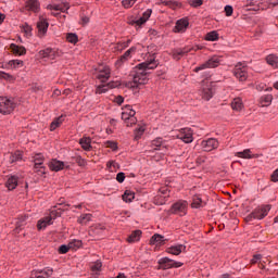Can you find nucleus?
Listing matches in <instances>:
<instances>
[{"label":"nucleus","instance_id":"nucleus-1","mask_svg":"<svg viewBox=\"0 0 278 278\" xmlns=\"http://www.w3.org/2000/svg\"><path fill=\"white\" fill-rule=\"evenodd\" d=\"M160 62L155 60V54H152L148 60L136 65L129 74L131 81L126 83V87L140 88V86H144V84L149 81L148 71H153L157 68Z\"/></svg>","mask_w":278,"mask_h":278},{"label":"nucleus","instance_id":"nucleus-2","mask_svg":"<svg viewBox=\"0 0 278 278\" xmlns=\"http://www.w3.org/2000/svg\"><path fill=\"white\" fill-rule=\"evenodd\" d=\"M233 75L239 81H247L249 78V67L247 66V63H237L233 68Z\"/></svg>","mask_w":278,"mask_h":278},{"label":"nucleus","instance_id":"nucleus-3","mask_svg":"<svg viewBox=\"0 0 278 278\" xmlns=\"http://www.w3.org/2000/svg\"><path fill=\"white\" fill-rule=\"evenodd\" d=\"M16 109V103L7 97H0V114H12Z\"/></svg>","mask_w":278,"mask_h":278},{"label":"nucleus","instance_id":"nucleus-4","mask_svg":"<svg viewBox=\"0 0 278 278\" xmlns=\"http://www.w3.org/2000/svg\"><path fill=\"white\" fill-rule=\"evenodd\" d=\"M172 214H178V216H186L188 214V202L185 200H179L174 203L170 207Z\"/></svg>","mask_w":278,"mask_h":278},{"label":"nucleus","instance_id":"nucleus-5","mask_svg":"<svg viewBox=\"0 0 278 278\" xmlns=\"http://www.w3.org/2000/svg\"><path fill=\"white\" fill-rule=\"evenodd\" d=\"M159 266L162 270H168L170 268H181V266H184V263L176 262L168 257H163V258L159 260Z\"/></svg>","mask_w":278,"mask_h":278},{"label":"nucleus","instance_id":"nucleus-6","mask_svg":"<svg viewBox=\"0 0 278 278\" xmlns=\"http://www.w3.org/2000/svg\"><path fill=\"white\" fill-rule=\"evenodd\" d=\"M60 50L55 48H47L38 53L39 58L43 60H55V58H60Z\"/></svg>","mask_w":278,"mask_h":278},{"label":"nucleus","instance_id":"nucleus-7","mask_svg":"<svg viewBox=\"0 0 278 278\" xmlns=\"http://www.w3.org/2000/svg\"><path fill=\"white\" fill-rule=\"evenodd\" d=\"M43 163H45V156L42 154H36L34 156L35 173H39V175H47V167L42 165Z\"/></svg>","mask_w":278,"mask_h":278},{"label":"nucleus","instance_id":"nucleus-8","mask_svg":"<svg viewBox=\"0 0 278 278\" xmlns=\"http://www.w3.org/2000/svg\"><path fill=\"white\" fill-rule=\"evenodd\" d=\"M199 49H201L199 46L176 49L173 51V58L174 60H181L184 55H188V53H191V51H199Z\"/></svg>","mask_w":278,"mask_h":278},{"label":"nucleus","instance_id":"nucleus-9","mask_svg":"<svg viewBox=\"0 0 278 278\" xmlns=\"http://www.w3.org/2000/svg\"><path fill=\"white\" fill-rule=\"evenodd\" d=\"M176 138H178V140H182L186 144H190V142H193L194 140V137H192V129L190 128L180 129Z\"/></svg>","mask_w":278,"mask_h":278},{"label":"nucleus","instance_id":"nucleus-10","mask_svg":"<svg viewBox=\"0 0 278 278\" xmlns=\"http://www.w3.org/2000/svg\"><path fill=\"white\" fill-rule=\"evenodd\" d=\"M220 64V59L218 56H212L208 61L195 67V73L199 71H205V68H216Z\"/></svg>","mask_w":278,"mask_h":278},{"label":"nucleus","instance_id":"nucleus-11","mask_svg":"<svg viewBox=\"0 0 278 278\" xmlns=\"http://www.w3.org/2000/svg\"><path fill=\"white\" fill-rule=\"evenodd\" d=\"M201 94L204 101H210V99L214 97V87L212 86V83L203 81Z\"/></svg>","mask_w":278,"mask_h":278},{"label":"nucleus","instance_id":"nucleus-12","mask_svg":"<svg viewBox=\"0 0 278 278\" xmlns=\"http://www.w3.org/2000/svg\"><path fill=\"white\" fill-rule=\"evenodd\" d=\"M218 140H216L215 138H208L201 142L203 151L206 152L214 151V149H218Z\"/></svg>","mask_w":278,"mask_h":278},{"label":"nucleus","instance_id":"nucleus-13","mask_svg":"<svg viewBox=\"0 0 278 278\" xmlns=\"http://www.w3.org/2000/svg\"><path fill=\"white\" fill-rule=\"evenodd\" d=\"M268 212H270V205H263L260 207H256L253 213L256 220H262L268 216Z\"/></svg>","mask_w":278,"mask_h":278},{"label":"nucleus","instance_id":"nucleus-14","mask_svg":"<svg viewBox=\"0 0 278 278\" xmlns=\"http://www.w3.org/2000/svg\"><path fill=\"white\" fill-rule=\"evenodd\" d=\"M38 28V37L45 38V35L47 34L49 29V22L42 17L39 18V22L37 23Z\"/></svg>","mask_w":278,"mask_h":278},{"label":"nucleus","instance_id":"nucleus-15","mask_svg":"<svg viewBox=\"0 0 278 278\" xmlns=\"http://www.w3.org/2000/svg\"><path fill=\"white\" fill-rule=\"evenodd\" d=\"M50 170H54L55 173L60 172V170H64V168H68V164L62 162V161H58V160H52L49 164H48Z\"/></svg>","mask_w":278,"mask_h":278},{"label":"nucleus","instance_id":"nucleus-16","mask_svg":"<svg viewBox=\"0 0 278 278\" xmlns=\"http://www.w3.org/2000/svg\"><path fill=\"white\" fill-rule=\"evenodd\" d=\"M51 275H53V269L47 267L41 270L31 271L30 278H47V277H51Z\"/></svg>","mask_w":278,"mask_h":278},{"label":"nucleus","instance_id":"nucleus-17","mask_svg":"<svg viewBox=\"0 0 278 278\" xmlns=\"http://www.w3.org/2000/svg\"><path fill=\"white\" fill-rule=\"evenodd\" d=\"M188 25H190V22H188V18H181L176 22V26L174 28V31L176 34H182V31H186L188 29Z\"/></svg>","mask_w":278,"mask_h":278},{"label":"nucleus","instance_id":"nucleus-18","mask_svg":"<svg viewBox=\"0 0 278 278\" xmlns=\"http://www.w3.org/2000/svg\"><path fill=\"white\" fill-rule=\"evenodd\" d=\"M98 79H100V81H102L103 84H105V81H108V79H110V67L109 66H100L98 68Z\"/></svg>","mask_w":278,"mask_h":278},{"label":"nucleus","instance_id":"nucleus-19","mask_svg":"<svg viewBox=\"0 0 278 278\" xmlns=\"http://www.w3.org/2000/svg\"><path fill=\"white\" fill-rule=\"evenodd\" d=\"M186 251V245L184 244H176L167 248L166 252L170 255H181Z\"/></svg>","mask_w":278,"mask_h":278},{"label":"nucleus","instance_id":"nucleus-20","mask_svg":"<svg viewBox=\"0 0 278 278\" xmlns=\"http://www.w3.org/2000/svg\"><path fill=\"white\" fill-rule=\"evenodd\" d=\"M25 9L28 12H40V2L38 0H26Z\"/></svg>","mask_w":278,"mask_h":278},{"label":"nucleus","instance_id":"nucleus-21","mask_svg":"<svg viewBox=\"0 0 278 278\" xmlns=\"http://www.w3.org/2000/svg\"><path fill=\"white\" fill-rule=\"evenodd\" d=\"M152 147L155 149V151H164V149H168V144H166V141H164V139L161 137L152 140Z\"/></svg>","mask_w":278,"mask_h":278},{"label":"nucleus","instance_id":"nucleus-22","mask_svg":"<svg viewBox=\"0 0 278 278\" xmlns=\"http://www.w3.org/2000/svg\"><path fill=\"white\" fill-rule=\"evenodd\" d=\"M168 197H170V190L168 189V187H163L159 190V195L157 199L160 200V205H164V203H166V199H168Z\"/></svg>","mask_w":278,"mask_h":278},{"label":"nucleus","instance_id":"nucleus-23","mask_svg":"<svg viewBox=\"0 0 278 278\" xmlns=\"http://www.w3.org/2000/svg\"><path fill=\"white\" fill-rule=\"evenodd\" d=\"M236 157H241L242 160H253L257 157V155L253 154V152H251V149H245L241 152H237Z\"/></svg>","mask_w":278,"mask_h":278},{"label":"nucleus","instance_id":"nucleus-24","mask_svg":"<svg viewBox=\"0 0 278 278\" xmlns=\"http://www.w3.org/2000/svg\"><path fill=\"white\" fill-rule=\"evenodd\" d=\"M49 225H53V222L51 220V217L46 216L38 220L37 229L39 231H42V229H47V227H49Z\"/></svg>","mask_w":278,"mask_h":278},{"label":"nucleus","instance_id":"nucleus-25","mask_svg":"<svg viewBox=\"0 0 278 278\" xmlns=\"http://www.w3.org/2000/svg\"><path fill=\"white\" fill-rule=\"evenodd\" d=\"M71 8V5H68L67 2H64L62 4H49L48 5V10H54V12H66L68 9Z\"/></svg>","mask_w":278,"mask_h":278},{"label":"nucleus","instance_id":"nucleus-26","mask_svg":"<svg viewBox=\"0 0 278 278\" xmlns=\"http://www.w3.org/2000/svg\"><path fill=\"white\" fill-rule=\"evenodd\" d=\"M5 186L8 190H15L16 186H18V176H9Z\"/></svg>","mask_w":278,"mask_h":278},{"label":"nucleus","instance_id":"nucleus-27","mask_svg":"<svg viewBox=\"0 0 278 278\" xmlns=\"http://www.w3.org/2000/svg\"><path fill=\"white\" fill-rule=\"evenodd\" d=\"M10 49L12 53H14L15 55H25L27 53V50L25 49V47L16 46V43H12L10 46Z\"/></svg>","mask_w":278,"mask_h":278},{"label":"nucleus","instance_id":"nucleus-28","mask_svg":"<svg viewBox=\"0 0 278 278\" xmlns=\"http://www.w3.org/2000/svg\"><path fill=\"white\" fill-rule=\"evenodd\" d=\"M165 243H166V239H164V236H162L160 233H155L150 239V244L162 245V244H165Z\"/></svg>","mask_w":278,"mask_h":278},{"label":"nucleus","instance_id":"nucleus-29","mask_svg":"<svg viewBox=\"0 0 278 278\" xmlns=\"http://www.w3.org/2000/svg\"><path fill=\"white\" fill-rule=\"evenodd\" d=\"M91 142L92 139L89 137H84L79 140V144L83 147L84 151H90L92 149Z\"/></svg>","mask_w":278,"mask_h":278},{"label":"nucleus","instance_id":"nucleus-30","mask_svg":"<svg viewBox=\"0 0 278 278\" xmlns=\"http://www.w3.org/2000/svg\"><path fill=\"white\" fill-rule=\"evenodd\" d=\"M126 110H129V112L124 111L122 113V121H125V123L129 121L131 116H136V111L131 109V105H126Z\"/></svg>","mask_w":278,"mask_h":278},{"label":"nucleus","instance_id":"nucleus-31","mask_svg":"<svg viewBox=\"0 0 278 278\" xmlns=\"http://www.w3.org/2000/svg\"><path fill=\"white\" fill-rule=\"evenodd\" d=\"M153 11L151 9H148L142 16L136 21V25H144L147 23L148 18H151V14Z\"/></svg>","mask_w":278,"mask_h":278},{"label":"nucleus","instance_id":"nucleus-32","mask_svg":"<svg viewBox=\"0 0 278 278\" xmlns=\"http://www.w3.org/2000/svg\"><path fill=\"white\" fill-rule=\"evenodd\" d=\"M23 160V152L15 151L14 153L9 154L10 164H14V162H21Z\"/></svg>","mask_w":278,"mask_h":278},{"label":"nucleus","instance_id":"nucleus-33","mask_svg":"<svg viewBox=\"0 0 278 278\" xmlns=\"http://www.w3.org/2000/svg\"><path fill=\"white\" fill-rule=\"evenodd\" d=\"M140 236H142V231L135 230L127 238V242L129 243L138 242L140 240Z\"/></svg>","mask_w":278,"mask_h":278},{"label":"nucleus","instance_id":"nucleus-34","mask_svg":"<svg viewBox=\"0 0 278 278\" xmlns=\"http://www.w3.org/2000/svg\"><path fill=\"white\" fill-rule=\"evenodd\" d=\"M62 123H64V115L54 118L50 125V131H55V129H58Z\"/></svg>","mask_w":278,"mask_h":278},{"label":"nucleus","instance_id":"nucleus-35","mask_svg":"<svg viewBox=\"0 0 278 278\" xmlns=\"http://www.w3.org/2000/svg\"><path fill=\"white\" fill-rule=\"evenodd\" d=\"M266 62L267 64H269V66H273L274 68H278V56L276 54L267 55Z\"/></svg>","mask_w":278,"mask_h":278},{"label":"nucleus","instance_id":"nucleus-36","mask_svg":"<svg viewBox=\"0 0 278 278\" xmlns=\"http://www.w3.org/2000/svg\"><path fill=\"white\" fill-rule=\"evenodd\" d=\"M204 205H205V202H203V200L199 195L193 197V202L191 204V207L199 210V207H204Z\"/></svg>","mask_w":278,"mask_h":278},{"label":"nucleus","instance_id":"nucleus-37","mask_svg":"<svg viewBox=\"0 0 278 278\" xmlns=\"http://www.w3.org/2000/svg\"><path fill=\"white\" fill-rule=\"evenodd\" d=\"M135 197H136V193H134V191L126 190L123 194V201H125L126 203H131Z\"/></svg>","mask_w":278,"mask_h":278},{"label":"nucleus","instance_id":"nucleus-38","mask_svg":"<svg viewBox=\"0 0 278 278\" xmlns=\"http://www.w3.org/2000/svg\"><path fill=\"white\" fill-rule=\"evenodd\" d=\"M78 223L80 225H87V223H90V220H92V214L87 213V214H83L78 217Z\"/></svg>","mask_w":278,"mask_h":278},{"label":"nucleus","instance_id":"nucleus-39","mask_svg":"<svg viewBox=\"0 0 278 278\" xmlns=\"http://www.w3.org/2000/svg\"><path fill=\"white\" fill-rule=\"evenodd\" d=\"M231 108H232V110L240 112V110H242V108H243L242 99L235 98L233 101L231 102Z\"/></svg>","mask_w":278,"mask_h":278},{"label":"nucleus","instance_id":"nucleus-40","mask_svg":"<svg viewBox=\"0 0 278 278\" xmlns=\"http://www.w3.org/2000/svg\"><path fill=\"white\" fill-rule=\"evenodd\" d=\"M25 220H27V216H21L18 220L16 222V227L14 229V233H18L20 229L25 227Z\"/></svg>","mask_w":278,"mask_h":278},{"label":"nucleus","instance_id":"nucleus-41","mask_svg":"<svg viewBox=\"0 0 278 278\" xmlns=\"http://www.w3.org/2000/svg\"><path fill=\"white\" fill-rule=\"evenodd\" d=\"M136 53V47H131L128 49L119 59V62H126V60H129L131 58V54Z\"/></svg>","mask_w":278,"mask_h":278},{"label":"nucleus","instance_id":"nucleus-42","mask_svg":"<svg viewBox=\"0 0 278 278\" xmlns=\"http://www.w3.org/2000/svg\"><path fill=\"white\" fill-rule=\"evenodd\" d=\"M114 84H109V85H101L96 89L97 94H103L105 93L108 90H110V88H114Z\"/></svg>","mask_w":278,"mask_h":278},{"label":"nucleus","instance_id":"nucleus-43","mask_svg":"<svg viewBox=\"0 0 278 278\" xmlns=\"http://www.w3.org/2000/svg\"><path fill=\"white\" fill-rule=\"evenodd\" d=\"M68 244H70V249H72L73 251H77V249H81L83 242L81 240L74 239L70 241Z\"/></svg>","mask_w":278,"mask_h":278},{"label":"nucleus","instance_id":"nucleus-44","mask_svg":"<svg viewBox=\"0 0 278 278\" xmlns=\"http://www.w3.org/2000/svg\"><path fill=\"white\" fill-rule=\"evenodd\" d=\"M163 5H167V8H170L172 10H177V8H181V4L177 1H163Z\"/></svg>","mask_w":278,"mask_h":278},{"label":"nucleus","instance_id":"nucleus-45","mask_svg":"<svg viewBox=\"0 0 278 278\" xmlns=\"http://www.w3.org/2000/svg\"><path fill=\"white\" fill-rule=\"evenodd\" d=\"M23 66V61L21 60H11L8 63L9 68H21Z\"/></svg>","mask_w":278,"mask_h":278},{"label":"nucleus","instance_id":"nucleus-46","mask_svg":"<svg viewBox=\"0 0 278 278\" xmlns=\"http://www.w3.org/2000/svg\"><path fill=\"white\" fill-rule=\"evenodd\" d=\"M262 105L268 106L270 103H273V94H265L261 98Z\"/></svg>","mask_w":278,"mask_h":278},{"label":"nucleus","instance_id":"nucleus-47","mask_svg":"<svg viewBox=\"0 0 278 278\" xmlns=\"http://www.w3.org/2000/svg\"><path fill=\"white\" fill-rule=\"evenodd\" d=\"M62 216V208L59 207L58 210H52L50 212V216H48V218H51V222L53 223V220H55V218Z\"/></svg>","mask_w":278,"mask_h":278},{"label":"nucleus","instance_id":"nucleus-48","mask_svg":"<svg viewBox=\"0 0 278 278\" xmlns=\"http://www.w3.org/2000/svg\"><path fill=\"white\" fill-rule=\"evenodd\" d=\"M205 40H208L211 42H214L215 40H218V33L216 30H213L205 36Z\"/></svg>","mask_w":278,"mask_h":278},{"label":"nucleus","instance_id":"nucleus-49","mask_svg":"<svg viewBox=\"0 0 278 278\" xmlns=\"http://www.w3.org/2000/svg\"><path fill=\"white\" fill-rule=\"evenodd\" d=\"M66 40H67V42H71L72 45H77L78 37H77L76 34L68 33V34L66 35Z\"/></svg>","mask_w":278,"mask_h":278},{"label":"nucleus","instance_id":"nucleus-50","mask_svg":"<svg viewBox=\"0 0 278 278\" xmlns=\"http://www.w3.org/2000/svg\"><path fill=\"white\" fill-rule=\"evenodd\" d=\"M138 0H123L122 5L125 8V10H129V8H132V5L136 4Z\"/></svg>","mask_w":278,"mask_h":278},{"label":"nucleus","instance_id":"nucleus-51","mask_svg":"<svg viewBox=\"0 0 278 278\" xmlns=\"http://www.w3.org/2000/svg\"><path fill=\"white\" fill-rule=\"evenodd\" d=\"M102 266H103V264L100 261L92 263V265H91L92 273H99L101 270Z\"/></svg>","mask_w":278,"mask_h":278},{"label":"nucleus","instance_id":"nucleus-52","mask_svg":"<svg viewBox=\"0 0 278 278\" xmlns=\"http://www.w3.org/2000/svg\"><path fill=\"white\" fill-rule=\"evenodd\" d=\"M104 146L106 149H112V151H116V149H118V144L115 141H105Z\"/></svg>","mask_w":278,"mask_h":278},{"label":"nucleus","instance_id":"nucleus-53","mask_svg":"<svg viewBox=\"0 0 278 278\" xmlns=\"http://www.w3.org/2000/svg\"><path fill=\"white\" fill-rule=\"evenodd\" d=\"M191 8H201L203 5V0H189Z\"/></svg>","mask_w":278,"mask_h":278},{"label":"nucleus","instance_id":"nucleus-54","mask_svg":"<svg viewBox=\"0 0 278 278\" xmlns=\"http://www.w3.org/2000/svg\"><path fill=\"white\" fill-rule=\"evenodd\" d=\"M22 30L27 36H31V26H29V24L25 23L24 25H22Z\"/></svg>","mask_w":278,"mask_h":278},{"label":"nucleus","instance_id":"nucleus-55","mask_svg":"<svg viewBox=\"0 0 278 278\" xmlns=\"http://www.w3.org/2000/svg\"><path fill=\"white\" fill-rule=\"evenodd\" d=\"M142 134H144V127H139L135 132V140H140Z\"/></svg>","mask_w":278,"mask_h":278},{"label":"nucleus","instance_id":"nucleus-56","mask_svg":"<svg viewBox=\"0 0 278 278\" xmlns=\"http://www.w3.org/2000/svg\"><path fill=\"white\" fill-rule=\"evenodd\" d=\"M67 251H71L70 244H67V245L63 244L59 248V253H61V255L66 254Z\"/></svg>","mask_w":278,"mask_h":278},{"label":"nucleus","instance_id":"nucleus-57","mask_svg":"<svg viewBox=\"0 0 278 278\" xmlns=\"http://www.w3.org/2000/svg\"><path fill=\"white\" fill-rule=\"evenodd\" d=\"M106 166L110 170H116V168H118V163L115 161H110Z\"/></svg>","mask_w":278,"mask_h":278},{"label":"nucleus","instance_id":"nucleus-58","mask_svg":"<svg viewBox=\"0 0 278 278\" xmlns=\"http://www.w3.org/2000/svg\"><path fill=\"white\" fill-rule=\"evenodd\" d=\"M225 13H226V16H231V14H233V7L226 5L225 7Z\"/></svg>","mask_w":278,"mask_h":278},{"label":"nucleus","instance_id":"nucleus-59","mask_svg":"<svg viewBox=\"0 0 278 278\" xmlns=\"http://www.w3.org/2000/svg\"><path fill=\"white\" fill-rule=\"evenodd\" d=\"M253 220H256L255 213L253 211L245 217V223H251Z\"/></svg>","mask_w":278,"mask_h":278},{"label":"nucleus","instance_id":"nucleus-60","mask_svg":"<svg viewBox=\"0 0 278 278\" xmlns=\"http://www.w3.org/2000/svg\"><path fill=\"white\" fill-rule=\"evenodd\" d=\"M116 180L118 181V184H123V181H125V173H118L116 176Z\"/></svg>","mask_w":278,"mask_h":278},{"label":"nucleus","instance_id":"nucleus-61","mask_svg":"<svg viewBox=\"0 0 278 278\" xmlns=\"http://www.w3.org/2000/svg\"><path fill=\"white\" fill-rule=\"evenodd\" d=\"M131 125H136V117L131 116L126 121V127H131Z\"/></svg>","mask_w":278,"mask_h":278},{"label":"nucleus","instance_id":"nucleus-62","mask_svg":"<svg viewBox=\"0 0 278 278\" xmlns=\"http://www.w3.org/2000/svg\"><path fill=\"white\" fill-rule=\"evenodd\" d=\"M0 79H12V75L5 73V72H0Z\"/></svg>","mask_w":278,"mask_h":278},{"label":"nucleus","instance_id":"nucleus-63","mask_svg":"<svg viewBox=\"0 0 278 278\" xmlns=\"http://www.w3.org/2000/svg\"><path fill=\"white\" fill-rule=\"evenodd\" d=\"M260 260H262V256L260 254H256L251 260V264H257L260 262Z\"/></svg>","mask_w":278,"mask_h":278},{"label":"nucleus","instance_id":"nucleus-64","mask_svg":"<svg viewBox=\"0 0 278 278\" xmlns=\"http://www.w3.org/2000/svg\"><path fill=\"white\" fill-rule=\"evenodd\" d=\"M271 181H274V182L278 181V169L273 172V174H271Z\"/></svg>","mask_w":278,"mask_h":278}]
</instances>
